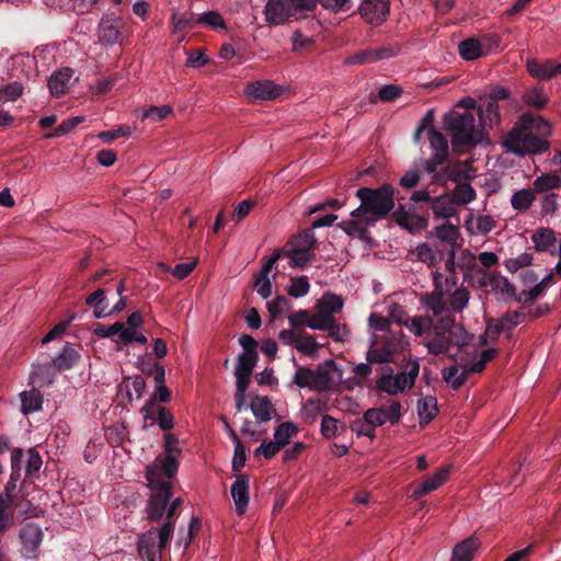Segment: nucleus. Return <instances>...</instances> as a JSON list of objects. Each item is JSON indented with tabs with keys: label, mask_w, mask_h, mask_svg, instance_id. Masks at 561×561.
Returning <instances> with one entry per match:
<instances>
[{
	"label": "nucleus",
	"mask_w": 561,
	"mask_h": 561,
	"mask_svg": "<svg viewBox=\"0 0 561 561\" xmlns=\"http://www.w3.org/2000/svg\"><path fill=\"white\" fill-rule=\"evenodd\" d=\"M355 196L360 205L351 213L350 219L339 224L348 236L362 237L368 228L386 218L396 206L394 187L390 184L378 188L360 187Z\"/></svg>",
	"instance_id": "nucleus-1"
},
{
	"label": "nucleus",
	"mask_w": 561,
	"mask_h": 561,
	"mask_svg": "<svg viewBox=\"0 0 561 561\" xmlns=\"http://www.w3.org/2000/svg\"><path fill=\"white\" fill-rule=\"evenodd\" d=\"M550 125L540 117L523 115L502 141L506 151L524 156L545 152L549 144Z\"/></svg>",
	"instance_id": "nucleus-2"
},
{
	"label": "nucleus",
	"mask_w": 561,
	"mask_h": 561,
	"mask_svg": "<svg viewBox=\"0 0 561 561\" xmlns=\"http://www.w3.org/2000/svg\"><path fill=\"white\" fill-rule=\"evenodd\" d=\"M154 471H146L148 486L151 490L146 506V517L151 523H158L163 517L165 520H173L172 517L180 503L179 499L171 501V479L159 477Z\"/></svg>",
	"instance_id": "nucleus-3"
},
{
	"label": "nucleus",
	"mask_w": 561,
	"mask_h": 561,
	"mask_svg": "<svg viewBox=\"0 0 561 561\" xmlns=\"http://www.w3.org/2000/svg\"><path fill=\"white\" fill-rule=\"evenodd\" d=\"M432 329L433 336L426 339L423 345L433 355L446 354L451 345L462 347L469 344L472 339V335L468 333L463 325L457 323L450 314L442 317Z\"/></svg>",
	"instance_id": "nucleus-4"
},
{
	"label": "nucleus",
	"mask_w": 561,
	"mask_h": 561,
	"mask_svg": "<svg viewBox=\"0 0 561 561\" xmlns=\"http://www.w3.org/2000/svg\"><path fill=\"white\" fill-rule=\"evenodd\" d=\"M174 520H167L160 528L151 527L139 535L137 550L144 561H160L162 551L172 538Z\"/></svg>",
	"instance_id": "nucleus-5"
},
{
	"label": "nucleus",
	"mask_w": 561,
	"mask_h": 561,
	"mask_svg": "<svg viewBox=\"0 0 561 561\" xmlns=\"http://www.w3.org/2000/svg\"><path fill=\"white\" fill-rule=\"evenodd\" d=\"M445 128L451 135L453 146H476L480 138V130L476 126L474 115L471 112H451L444 119Z\"/></svg>",
	"instance_id": "nucleus-6"
},
{
	"label": "nucleus",
	"mask_w": 561,
	"mask_h": 561,
	"mask_svg": "<svg viewBox=\"0 0 561 561\" xmlns=\"http://www.w3.org/2000/svg\"><path fill=\"white\" fill-rule=\"evenodd\" d=\"M419 375V364L414 363L409 371L394 373L389 366L383 367L381 376L376 381V388L389 396H398L410 390Z\"/></svg>",
	"instance_id": "nucleus-7"
},
{
	"label": "nucleus",
	"mask_w": 561,
	"mask_h": 561,
	"mask_svg": "<svg viewBox=\"0 0 561 561\" xmlns=\"http://www.w3.org/2000/svg\"><path fill=\"white\" fill-rule=\"evenodd\" d=\"M434 290L427 293L420 298L423 308L432 311L434 316H439L446 310L445 296H447L457 284V277L445 276L439 271H434L433 274Z\"/></svg>",
	"instance_id": "nucleus-8"
},
{
	"label": "nucleus",
	"mask_w": 561,
	"mask_h": 561,
	"mask_svg": "<svg viewBox=\"0 0 561 561\" xmlns=\"http://www.w3.org/2000/svg\"><path fill=\"white\" fill-rule=\"evenodd\" d=\"M181 455L179 439L168 433L164 435V455L158 456L154 461L149 465L146 471H154L156 476L172 479L179 469L178 458Z\"/></svg>",
	"instance_id": "nucleus-9"
},
{
	"label": "nucleus",
	"mask_w": 561,
	"mask_h": 561,
	"mask_svg": "<svg viewBox=\"0 0 561 561\" xmlns=\"http://www.w3.org/2000/svg\"><path fill=\"white\" fill-rule=\"evenodd\" d=\"M44 537V530L38 524L25 523L18 534L21 557L24 559L38 558Z\"/></svg>",
	"instance_id": "nucleus-10"
},
{
	"label": "nucleus",
	"mask_w": 561,
	"mask_h": 561,
	"mask_svg": "<svg viewBox=\"0 0 561 561\" xmlns=\"http://www.w3.org/2000/svg\"><path fill=\"white\" fill-rule=\"evenodd\" d=\"M314 234L312 231H304L295 237L289 243L288 257L290 265L304 268L314 257L313 254Z\"/></svg>",
	"instance_id": "nucleus-11"
},
{
	"label": "nucleus",
	"mask_w": 561,
	"mask_h": 561,
	"mask_svg": "<svg viewBox=\"0 0 561 561\" xmlns=\"http://www.w3.org/2000/svg\"><path fill=\"white\" fill-rule=\"evenodd\" d=\"M500 46L497 36H484L481 39L468 38L459 43L458 51L462 59L471 61L488 56Z\"/></svg>",
	"instance_id": "nucleus-12"
},
{
	"label": "nucleus",
	"mask_w": 561,
	"mask_h": 561,
	"mask_svg": "<svg viewBox=\"0 0 561 561\" xmlns=\"http://www.w3.org/2000/svg\"><path fill=\"white\" fill-rule=\"evenodd\" d=\"M314 371L316 383L313 385V391L318 392L330 391L343 378V371L332 359L321 363Z\"/></svg>",
	"instance_id": "nucleus-13"
},
{
	"label": "nucleus",
	"mask_w": 561,
	"mask_h": 561,
	"mask_svg": "<svg viewBox=\"0 0 561 561\" xmlns=\"http://www.w3.org/2000/svg\"><path fill=\"white\" fill-rule=\"evenodd\" d=\"M400 53L399 46L369 48L346 58L347 65H367L379 60L390 59Z\"/></svg>",
	"instance_id": "nucleus-14"
},
{
	"label": "nucleus",
	"mask_w": 561,
	"mask_h": 561,
	"mask_svg": "<svg viewBox=\"0 0 561 561\" xmlns=\"http://www.w3.org/2000/svg\"><path fill=\"white\" fill-rule=\"evenodd\" d=\"M389 10L387 0H364L359 7L362 18L374 25L382 24L389 15Z\"/></svg>",
	"instance_id": "nucleus-15"
},
{
	"label": "nucleus",
	"mask_w": 561,
	"mask_h": 561,
	"mask_svg": "<svg viewBox=\"0 0 561 561\" xmlns=\"http://www.w3.org/2000/svg\"><path fill=\"white\" fill-rule=\"evenodd\" d=\"M123 22L118 18H104L98 27V37L104 47H112L121 43Z\"/></svg>",
	"instance_id": "nucleus-16"
},
{
	"label": "nucleus",
	"mask_w": 561,
	"mask_h": 561,
	"mask_svg": "<svg viewBox=\"0 0 561 561\" xmlns=\"http://www.w3.org/2000/svg\"><path fill=\"white\" fill-rule=\"evenodd\" d=\"M265 21L270 25L286 23L293 15L289 0H268L264 8Z\"/></svg>",
	"instance_id": "nucleus-17"
},
{
	"label": "nucleus",
	"mask_w": 561,
	"mask_h": 561,
	"mask_svg": "<svg viewBox=\"0 0 561 561\" xmlns=\"http://www.w3.org/2000/svg\"><path fill=\"white\" fill-rule=\"evenodd\" d=\"M449 467H442L433 474L425 477L412 491L411 497L421 499L442 486L448 479Z\"/></svg>",
	"instance_id": "nucleus-18"
},
{
	"label": "nucleus",
	"mask_w": 561,
	"mask_h": 561,
	"mask_svg": "<svg viewBox=\"0 0 561 561\" xmlns=\"http://www.w3.org/2000/svg\"><path fill=\"white\" fill-rule=\"evenodd\" d=\"M236 512L243 515L250 501V479L245 474H238L230 490Z\"/></svg>",
	"instance_id": "nucleus-19"
},
{
	"label": "nucleus",
	"mask_w": 561,
	"mask_h": 561,
	"mask_svg": "<svg viewBox=\"0 0 561 561\" xmlns=\"http://www.w3.org/2000/svg\"><path fill=\"white\" fill-rule=\"evenodd\" d=\"M280 257V252H275L262 266L259 275L256 276L254 288L256 293L263 298L267 299L273 293V285L270 278L271 272Z\"/></svg>",
	"instance_id": "nucleus-20"
},
{
	"label": "nucleus",
	"mask_w": 561,
	"mask_h": 561,
	"mask_svg": "<svg viewBox=\"0 0 561 561\" xmlns=\"http://www.w3.org/2000/svg\"><path fill=\"white\" fill-rule=\"evenodd\" d=\"M244 93L253 100H272L280 94V90L272 81L261 80L248 83Z\"/></svg>",
	"instance_id": "nucleus-21"
},
{
	"label": "nucleus",
	"mask_w": 561,
	"mask_h": 561,
	"mask_svg": "<svg viewBox=\"0 0 561 561\" xmlns=\"http://www.w3.org/2000/svg\"><path fill=\"white\" fill-rule=\"evenodd\" d=\"M75 81L73 70L62 68L49 77L47 85L51 95L59 96L66 93Z\"/></svg>",
	"instance_id": "nucleus-22"
},
{
	"label": "nucleus",
	"mask_w": 561,
	"mask_h": 561,
	"mask_svg": "<svg viewBox=\"0 0 561 561\" xmlns=\"http://www.w3.org/2000/svg\"><path fill=\"white\" fill-rule=\"evenodd\" d=\"M527 71L529 75L538 80H549L561 70V64L551 60H527Z\"/></svg>",
	"instance_id": "nucleus-23"
},
{
	"label": "nucleus",
	"mask_w": 561,
	"mask_h": 561,
	"mask_svg": "<svg viewBox=\"0 0 561 561\" xmlns=\"http://www.w3.org/2000/svg\"><path fill=\"white\" fill-rule=\"evenodd\" d=\"M412 261L426 264L428 267L435 266L442 260V252L426 242L419 243L409 251Z\"/></svg>",
	"instance_id": "nucleus-24"
},
{
	"label": "nucleus",
	"mask_w": 561,
	"mask_h": 561,
	"mask_svg": "<svg viewBox=\"0 0 561 561\" xmlns=\"http://www.w3.org/2000/svg\"><path fill=\"white\" fill-rule=\"evenodd\" d=\"M479 547L477 537L466 538L454 547L450 561H471Z\"/></svg>",
	"instance_id": "nucleus-25"
},
{
	"label": "nucleus",
	"mask_w": 561,
	"mask_h": 561,
	"mask_svg": "<svg viewBox=\"0 0 561 561\" xmlns=\"http://www.w3.org/2000/svg\"><path fill=\"white\" fill-rule=\"evenodd\" d=\"M121 389L125 391L128 402L138 401L145 392L146 382L141 376L125 377L121 383Z\"/></svg>",
	"instance_id": "nucleus-26"
},
{
	"label": "nucleus",
	"mask_w": 561,
	"mask_h": 561,
	"mask_svg": "<svg viewBox=\"0 0 561 561\" xmlns=\"http://www.w3.org/2000/svg\"><path fill=\"white\" fill-rule=\"evenodd\" d=\"M344 306L343 299L334 294H324L317 304V310L333 321V316L339 313Z\"/></svg>",
	"instance_id": "nucleus-27"
},
{
	"label": "nucleus",
	"mask_w": 561,
	"mask_h": 561,
	"mask_svg": "<svg viewBox=\"0 0 561 561\" xmlns=\"http://www.w3.org/2000/svg\"><path fill=\"white\" fill-rule=\"evenodd\" d=\"M531 241L537 251L548 252L556 248L557 237L553 230L549 228H539L533 233Z\"/></svg>",
	"instance_id": "nucleus-28"
},
{
	"label": "nucleus",
	"mask_w": 561,
	"mask_h": 561,
	"mask_svg": "<svg viewBox=\"0 0 561 561\" xmlns=\"http://www.w3.org/2000/svg\"><path fill=\"white\" fill-rule=\"evenodd\" d=\"M251 411L260 422H267L272 419L275 410L267 397L256 396L251 400Z\"/></svg>",
	"instance_id": "nucleus-29"
},
{
	"label": "nucleus",
	"mask_w": 561,
	"mask_h": 561,
	"mask_svg": "<svg viewBox=\"0 0 561 561\" xmlns=\"http://www.w3.org/2000/svg\"><path fill=\"white\" fill-rule=\"evenodd\" d=\"M20 399H21V412L24 415L32 414L42 409L43 396L36 389L22 391L20 393Z\"/></svg>",
	"instance_id": "nucleus-30"
},
{
	"label": "nucleus",
	"mask_w": 561,
	"mask_h": 561,
	"mask_svg": "<svg viewBox=\"0 0 561 561\" xmlns=\"http://www.w3.org/2000/svg\"><path fill=\"white\" fill-rule=\"evenodd\" d=\"M495 220L489 215H479L476 218L472 216L466 220V227L471 234H486L495 228Z\"/></svg>",
	"instance_id": "nucleus-31"
},
{
	"label": "nucleus",
	"mask_w": 561,
	"mask_h": 561,
	"mask_svg": "<svg viewBox=\"0 0 561 561\" xmlns=\"http://www.w3.org/2000/svg\"><path fill=\"white\" fill-rule=\"evenodd\" d=\"M535 190L522 188L513 193L511 206L518 213L527 211L536 201Z\"/></svg>",
	"instance_id": "nucleus-32"
},
{
	"label": "nucleus",
	"mask_w": 561,
	"mask_h": 561,
	"mask_svg": "<svg viewBox=\"0 0 561 561\" xmlns=\"http://www.w3.org/2000/svg\"><path fill=\"white\" fill-rule=\"evenodd\" d=\"M416 410L420 423L427 424L437 415V400L432 396L421 398L417 401Z\"/></svg>",
	"instance_id": "nucleus-33"
},
{
	"label": "nucleus",
	"mask_w": 561,
	"mask_h": 561,
	"mask_svg": "<svg viewBox=\"0 0 561 561\" xmlns=\"http://www.w3.org/2000/svg\"><path fill=\"white\" fill-rule=\"evenodd\" d=\"M433 319L430 316H415L404 322V327L414 336H424L433 328Z\"/></svg>",
	"instance_id": "nucleus-34"
},
{
	"label": "nucleus",
	"mask_w": 561,
	"mask_h": 561,
	"mask_svg": "<svg viewBox=\"0 0 561 561\" xmlns=\"http://www.w3.org/2000/svg\"><path fill=\"white\" fill-rule=\"evenodd\" d=\"M79 359V353L71 346L70 343H66L60 353L53 358L50 362L54 367L58 369H69Z\"/></svg>",
	"instance_id": "nucleus-35"
},
{
	"label": "nucleus",
	"mask_w": 561,
	"mask_h": 561,
	"mask_svg": "<svg viewBox=\"0 0 561 561\" xmlns=\"http://www.w3.org/2000/svg\"><path fill=\"white\" fill-rule=\"evenodd\" d=\"M435 237L440 241L449 244V248L459 247L458 239L460 237L459 228L453 224H443L435 227Z\"/></svg>",
	"instance_id": "nucleus-36"
},
{
	"label": "nucleus",
	"mask_w": 561,
	"mask_h": 561,
	"mask_svg": "<svg viewBox=\"0 0 561 561\" xmlns=\"http://www.w3.org/2000/svg\"><path fill=\"white\" fill-rule=\"evenodd\" d=\"M54 366L50 362L38 364L33 367V370L30 375V379L33 383L38 387H44L51 383L54 379L53 373Z\"/></svg>",
	"instance_id": "nucleus-37"
},
{
	"label": "nucleus",
	"mask_w": 561,
	"mask_h": 561,
	"mask_svg": "<svg viewBox=\"0 0 561 561\" xmlns=\"http://www.w3.org/2000/svg\"><path fill=\"white\" fill-rule=\"evenodd\" d=\"M299 433L298 426L293 422H283L274 431V440L282 448L289 444L290 439Z\"/></svg>",
	"instance_id": "nucleus-38"
},
{
	"label": "nucleus",
	"mask_w": 561,
	"mask_h": 561,
	"mask_svg": "<svg viewBox=\"0 0 561 561\" xmlns=\"http://www.w3.org/2000/svg\"><path fill=\"white\" fill-rule=\"evenodd\" d=\"M480 121L483 126H493L500 124L499 105L494 101H486L479 106Z\"/></svg>",
	"instance_id": "nucleus-39"
},
{
	"label": "nucleus",
	"mask_w": 561,
	"mask_h": 561,
	"mask_svg": "<svg viewBox=\"0 0 561 561\" xmlns=\"http://www.w3.org/2000/svg\"><path fill=\"white\" fill-rule=\"evenodd\" d=\"M433 213L436 219H449L456 215L455 203L447 196H439L433 202Z\"/></svg>",
	"instance_id": "nucleus-40"
},
{
	"label": "nucleus",
	"mask_w": 561,
	"mask_h": 561,
	"mask_svg": "<svg viewBox=\"0 0 561 561\" xmlns=\"http://www.w3.org/2000/svg\"><path fill=\"white\" fill-rule=\"evenodd\" d=\"M447 296H449L450 308L455 312H462L470 300V293L463 286L457 287L456 285Z\"/></svg>",
	"instance_id": "nucleus-41"
},
{
	"label": "nucleus",
	"mask_w": 561,
	"mask_h": 561,
	"mask_svg": "<svg viewBox=\"0 0 561 561\" xmlns=\"http://www.w3.org/2000/svg\"><path fill=\"white\" fill-rule=\"evenodd\" d=\"M117 329H118V333H117V339H115L116 343H125V344H128L131 342H136L139 344L147 343V337L141 332L134 330V328L126 327L125 323L117 322Z\"/></svg>",
	"instance_id": "nucleus-42"
},
{
	"label": "nucleus",
	"mask_w": 561,
	"mask_h": 561,
	"mask_svg": "<svg viewBox=\"0 0 561 561\" xmlns=\"http://www.w3.org/2000/svg\"><path fill=\"white\" fill-rule=\"evenodd\" d=\"M286 290L287 294L294 298L305 297L310 290L308 277L305 275L291 277Z\"/></svg>",
	"instance_id": "nucleus-43"
},
{
	"label": "nucleus",
	"mask_w": 561,
	"mask_h": 561,
	"mask_svg": "<svg viewBox=\"0 0 561 561\" xmlns=\"http://www.w3.org/2000/svg\"><path fill=\"white\" fill-rule=\"evenodd\" d=\"M256 362V352L241 353L238 357L234 375H252Z\"/></svg>",
	"instance_id": "nucleus-44"
},
{
	"label": "nucleus",
	"mask_w": 561,
	"mask_h": 561,
	"mask_svg": "<svg viewBox=\"0 0 561 561\" xmlns=\"http://www.w3.org/2000/svg\"><path fill=\"white\" fill-rule=\"evenodd\" d=\"M324 410V402L319 399H308L301 408V414L307 422L313 423Z\"/></svg>",
	"instance_id": "nucleus-45"
},
{
	"label": "nucleus",
	"mask_w": 561,
	"mask_h": 561,
	"mask_svg": "<svg viewBox=\"0 0 561 561\" xmlns=\"http://www.w3.org/2000/svg\"><path fill=\"white\" fill-rule=\"evenodd\" d=\"M561 180L556 174L546 173L538 176L534 182V190L537 193L548 194L551 190L559 187Z\"/></svg>",
	"instance_id": "nucleus-46"
},
{
	"label": "nucleus",
	"mask_w": 561,
	"mask_h": 561,
	"mask_svg": "<svg viewBox=\"0 0 561 561\" xmlns=\"http://www.w3.org/2000/svg\"><path fill=\"white\" fill-rule=\"evenodd\" d=\"M291 382L299 388H308L313 390V385L316 383V371L300 366L296 370Z\"/></svg>",
	"instance_id": "nucleus-47"
},
{
	"label": "nucleus",
	"mask_w": 561,
	"mask_h": 561,
	"mask_svg": "<svg viewBox=\"0 0 561 561\" xmlns=\"http://www.w3.org/2000/svg\"><path fill=\"white\" fill-rule=\"evenodd\" d=\"M442 374H443V379L453 389H459L466 381V377H467L466 368L463 369V371H459L457 366H450V367L444 368Z\"/></svg>",
	"instance_id": "nucleus-48"
},
{
	"label": "nucleus",
	"mask_w": 561,
	"mask_h": 561,
	"mask_svg": "<svg viewBox=\"0 0 561 561\" xmlns=\"http://www.w3.org/2000/svg\"><path fill=\"white\" fill-rule=\"evenodd\" d=\"M295 347L305 355L317 357L321 344L318 343L313 336L304 335L298 336Z\"/></svg>",
	"instance_id": "nucleus-49"
},
{
	"label": "nucleus",
	"mask_w": 561,
	"mask_h": 561,
	"mask_svg": "<svg viewBox=\"0 0 561 561\" xmlns=\"http://www.w3.org/2000/svg\"><path fill=\"white\" fill-rule=\"evenodd\" d=\"M428 140L431 147L436 151V156L446 158L448 152V144L444 135L434 128H430Z\"/></svg>",
	"instance_id": "nucleus-50"
},
{
	"label": "nucleus",
	"mask_w": 561,
	"mask_h": 561,
	"mask_svg": "<svg viewBox=\"0 0 561 561\" xmlns=\"http://www.w3.org/2000/svg\"><path fill=\"white\" fill-rule=\"evenodd\" d=\"M363 419L367 426H370L374 432L376 427H379L388 422L386 419V410L383 408L368 409L365 411Z\"/></svg>",
	"instance_id": "nucleus-51"
},
{
	"label": "nucleus",
	"mask_w": 561,
	"mask_h": 561,
	"mask_svg": "<svg viewBox=\"0 0 561 561\" xmlns=\"http://www.w3.org/2000/svg\"><path fill=\"white\" fill-rule=\"evenodd\" d=\"M533 254L529 252H524L516 257H511L504 261V266L510 273H516L519 270L531 265L533 263Z\"/></svg>",
	"instance_id": "nucleus-52"
},
{
	"label": "nucleus",
	"mask_w": 561,
	"mask_h": 561,
	"mask_svg": "<svg viewBox=\"0 0 561 561\" xmlns=\"http://www.w3.org/2000/svg\"><path fill=\"white\" fill-rule=\"evenodd\" d=\"M453 197L457 204L467 205L476 199V191L470 184H459L454 190Z\"/></svg>",
	"instance_id": "nucleus-53"
},
{
	"label": "nucleus",
	"mask_w": 561,
	"mask_h": 561,
	"mask_svg": "<svg viewBox=\"0 0 561 561\" xmlns=\"http://www.w3.org/2000/svg\"><path fill=\"white\" fill-rule=\"evenodd\" d=\"M135 130V126L122 125L116 129L102 131L98 137L105 142H112L119 137H130Z\"/></svg>",
	"instance_id": "nucleus-54"
},
{
	"label": "nucleus",
	"mask_w": 561,
	"mask_h": 561,
	"mask_svg": "<svg viewBox=\"0 0 561 561\" xmlns=\"http://www.w3.org/2000/svg\"><path fill=\"white\" fill-rule=\"evenodd\" d=\"M196 22L204 23V24L213 27L214 30H218V28L226 30L227 28L224 18L217 11H207V12L199 14Z\"/></svg>",
	"instance_id": "nucleus-55"
},
{
	"label": "nucleus",
	"mask_w": 561,
	"mask_h": 561,
	"mask_svg": "<svg viewBox=\"0 0 561 561\" xmlns=\"http://www.w3.org/2000/svg\"><path fill=\"white\" fill-rule=\"evenodd\" d=\"M173 108L171 105H162V106H150L146 108L141 113L142 119H150L152 122H159L164 119L168 115L172 113Z\"/></svg>",
	"instance_id": "nucleus-56"
},
{
	"label": "nucleus",
	"mask_w": 561,
	"mask_h": 561,
	"mask_svg": "<svg viewBox=\"0 0 561 561\" xmlns=\"http://www.w3.org/2000/svg\"><path fill=\"white\" fill-rule=\"evenodd\" d=\"M7 495H0V533H3L13 520L12 504L8 503Z\"/></svg>",
	"instance_id": "nucleus-57"
},
{
	"label": "nucleus",
	"mask_w": 561,
	"mask_h": 561,
	"mask_svg": "<svg viewBox=\"0 0 561 561\" xmlns=\"http://www.w3.org/2000/svg\"><path fill=\"white\" fill-rule=\"evenodd\" d=\"M320 431L321 435L327 439L336 437L339 435V421L331 415H323Z\"/></svg>",
	"instance_id": "nucleus-58"
},
{
	"label": "nucleus",
	"mask_w": 561,
	"mask_h": 561,
	"mask_svg": "<svg viewBox=\"0 0 561 561\" xmlns=\"http://www.w3.org/2000/svg\"><path fill=\"white\" fill-rule=\"evenodd\" d=\"M24 88L20 82H12L0 89V100L10 102L18 100L23 94Z\"/></svg>",
	"instance_id": "nucleus-59"
},
{
	"label": "nucleus",
	"mask_w": 561,
	"mask_h": 561,
	"mask_svg": "<svg viewBox=\"0 0 561 561\" xmlns=\"http://www.w3.org/2000/svg\"><path fill=\"white\" fill-rule=\"evenodd\" d=\"M397 222L399 226L408 229L409 231H413L414 228H423L425 226V220L417 215H409V214H399Z\"/></svg>",
	"instance_id": "nucleus-60"
},
{
	"label": "nucleus",
	"mask_w": 561,
	"mask_h": 561,
	"mask_svg": "<svg viewBox=\"0 0 561 561\" xmlns=\"http://www.w3.org/2000/svg\"><path fill=\"white\" fill-rule=\"evenodd\" d=\"M289 308V301L283 296H278L274 300L267 302V310L272 318L282 316L284 312L288 311Z\"/></svg>",
	"instance_id": "nucleus-61"
},
{
	"label": "nucleus",
	"mask_w": 561,
	"mask_h": 561,
	"mask_svg": "<svg viewBox=\"0 0 561 561\" xmlns=\"http://www.w3.org/2000/svg\"><path fill=\"white\" fill-rule=\"evenodd\" d=\"M162 409L154 401L147 402L140 410L145 426L152 425Z\"/></svg>",
	"instance_id": "nucleus-62"
},
{
	"label": "nucleus",
	"mask_w": 561,
	"mask_h": 561,
	"mask_svg": "<svg viewBox=\"0 0 561 561\" xmlns=\"http://www.w3.org/2000/svg\"><path fill=\"white\" fill-rule=\"evenodd\" d=\"M294 18L306 16L316 8V0H289Z\"/></svg>",
	"instance_id": "nucleus-63"
},
{
	"label": "nucleus",
	"mask_w": 561,
	"mask_h": 561,
	"mask_svg": "<svg viewBox=\"0 0 561 561\" xmlns=\"http://www.w3.org/2000/svg\"><path fill=\"white\" fill-rule=\"evenodd\" d=\"M388 319L398 324L404 325V322L409 319L404 308L397 304L391 302L387 307Z\"/></svg>",
	"instance_id": "nucleus-64"
}]
</instances>
